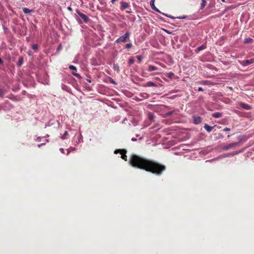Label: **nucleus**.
Here are the masks:
<instances>
[{
    "mask_svg": "<svg viewBox=\"0 0 254 254\" xmlns=\"http://www.w3.org/2000/svg\"><path fill=\"white\" fill-rule=\"evenodd\" d=\"M129 163L131 166L135 168L145 170L158 176H161L166 169V167L163 164L137 155L131 156Z\"/></svg>",
    "mask_w": 254,
    "mask_h": 254,
    "instance_id": "obj_1",
    "label": "nucleus"
},
{
    "mask_svg": "<svg viewBox=\"0 0 254 254\" xmlns=\"http://www.w3.org/2000/svg\"><path fill=\"white\" fill-rule=\"evenodd\" d=\"M130 34L129 32H127L124 35L120 37L116 40V43H124L128 39L129 37Z\"/></svg>",
    "mask_w": 254,
    "mask_h": 254,
    "instance_id": "obj_2",
    "label": "nucleus"
},
{
    "mask_svg": "<svg viewBox=\"0 0 254 254\" xmlns=\"http://www.w3.org/2000/svg\"><path fill=\"white\" fill-rule=\"evenodd\" d=\"M126 153H127V151L125 149H116L114 151V153L116 154L120 153V154L122 155V159L125 160V161H127V156L126 155Z\"/></svg>",
    "mask_w": 254,
    "mask_h": 254,
    "instance_id": "obj_3",
    "label": "nucleus"
},
{
    "mask_svg": "<svg viewBox=\"0 0 254 254\" xmlns=\"http://www.w3.org/2000/svg\"><path fill=\"white\" fill-rule=\"evenodd\" d=\"M76 13L77 14H78L79 16L83 19V21H84L85 23L88 22L89 18L86 16V14L80 12L78 10H76Z\"/></svg>",
    "mask_w": 254,
    "mask_h": 254,
    "instance_id": "obj_4",
    "label": "nucleus"
},
{
    "mask_svg": "<svg viewBox=\"0 0 254 254\" xmlns=\"http://www.w3.org/2000/svg\"><path fill=\"white\" fill-rule=\"evenodd\" d=\"M240 106L241 108L246 109V110H249L252 109V107L246 104V103H241L240 104Z\"/></svg>",
    "mask_w": 254,
    "mask_h": 254,
    "instance_id": "obj_5",
    "label": "nucleus"
},
{
    "mask_svg": "<svg viewBox=\"0 0 254 254\" xmlns=\"http://www.w3.org/2000/svg\"><path fill=\"white\" fill-rule=\"evenodd\" d=\"M144 86L146 87H156L157 84L152 81H149L145 84Z\"/></svg>",
    "mask_w": 254,
    "mask_h": 254,
    "instance_id": "obj_6",
    "label": "nucleus"
},
{
    "mask_svg": "<svg viewBox=\"0 0 254 254\" xmlns=\"http://www.w3.org/2000/svg\"><path fill=\"white\" fill-rule=\"evenodd\" d=\"M193 122L195 124H199L201 122V118L199 117H195L193 118Z\"/></svg>",
    "mask_w": 254,
    "mask_h": 254,
    "instance_id": "obj_7",
    "label": "nucleus"
},
{
    "mask_svg": "<svg viewBox=\"0 0 254 254\" xmlns=\"http://www.w3.org/2000/svg\"><path fill=\"white\" fill-rule=\"evenodd\" d=\"M237 145H238L237 142L229 144L228 145L224 147V150H229V149H231V148H232L233 146Z\"/></svg>",
    "mask_w": 254,
    "mask_h": 254,
    "instance_id": "obj_8",
    "label": "nucleus"
},
{
    "mask_svg": "<svg viewBox=\"0 0 254 254\" xmlns=\"http://www.w3.org/2000/svg\"><path fill=\"white\" fill-rule=\"evenodd\" d=\"M203 127H204L205 129L206 130V131L208 132H211L213 128V127L209 126V125L207 124H205L204 126H203Z\"/></svg>",
    "mask_w": 254,
    "mask_h": 254,
    "instance_id": "obj_9",
    "label": "nucleus"
},
{
    "mask_svg": "<svg viewBox=\"0 0 254 254\" xmlns=\"http://www.w3.org/2000/svg\"><path fill=\"white\" fill-rule=\"evenodd\" d=\"M129 7V4L127 2H121V9L123 10Z\"/></svg>",
    "mask_w": 254,
    "mask_h": 254,
    "instance_id": "obj_10",
    "label": "nucleus"
},
{
    "mask_svg": "<svg viewBox=\"0 0 254 254\" xmlns=\"http://www.w3.org/2000/svg\"><path fill=\"white\" fill-rule=\"evenodd\" d=\"M211 116L214 117V118H219L222 116V113L220 112H216L215 113L212 114Z\"/></svg>",
    "mask_w": 254,
    "mask_h": 254,
    "instance_id": "obj_11",
    "label": "nucleus"
},
{
    "mask_svg": "<svg viewBox=\"0 0 254 254\" xmlns=\"http://www.w3.org/2000/svg\"><path fill=\"white\" fill-rule=\"evenodd\" d=\"M150 6L151 8H152V9L154 10V11L158 12L159 10L156 7H155V4H154V0H151L150 3Z\"/></svg>",
    "mask_w": 254,
    "mask_h": 254,
    "instance_id": "obj_12",
    "label": "nucleus"
},
{
    "mask_svg": "<svg viewBox=\"0 0 254 254\" xmlns=\"http://www.w3.org/2000/svg\"><path fill=\"white\" fill-rule=\"evenodd\" d=\"M157 70V67L153 65H149L148 68V71L151 72L154 70Z\"/></svg>",
    "mask_w": 254,
    "mask_h": 254,
    "instance_id": "obj_13",
    "label": "nucleus"
},
{
    "mask_svg": "<svg viewBox=\"0 0 254 254\" xmlns=\"http://www.w3.org/2000/svg\"><path fill=\"white\" fill-rule=\"evenodd\" d=\"M253 63L252 60H246L243 61L244 65L247 66Z\"/></svg>",
    "mask_w": 254,
    "mask_h": 254,
    "instance_id": "obj_14",
    "label": "nucleus"
},
{
    "mask_svg": "<svg viewBox=\"0 0 254 254\" xmlns=\"http://www.w3.org/2000/svg\"><path fill=\"white\" fill-rule=\"evenodd\" d=\"M139 96H140L141 98L147 99L149 98V94L147 93H141L140 94H139Z\"/></svg>",
    "mask_w": 254,
    "mask_h": 254,
    "instance_id": "obj_15",
    "label": "nucleus"
},
{
    "mask_svg": "<svg viewBox=\"0 0 254 254\" xmlns=\"http://www.w3.org/2000/svg\"><path fill=\"white\" fill-rule=\"evenodd\" d=\"M23 60L22 57H20L19 58L18 63H17V65H18L19 67L21 66V65L23 64Z\"/></svg>",
    "mask_w": 254,
    "mask_h": 254,
    "instance_id": "obj_16",
    "label": "nucleus"
},
{
    "mask_svg": "<svg viewBox=\"0 0 254 254\" xmlns=\"http://www.w3.org/2000/svg\"><path fill=\"white\" fill-rule=\"evenodd\" d=\"M253 41V39L251 38H247L244 39V43L248 44L252 43Z\"/></svg>",
    "mask_w": 254,
    "mask_h": 254,
    "instance_id": "obj_17",
    "label": "nucleus"
},
{
    "mask_svg": "<svg viewBox=\"0 0 254 254\" xmlns=\"http://www.w3.org/2000/svg\"><path fill=\"white\" fill-rule=\"evenodd\" d=\"M23 12L25 14H28L31 12V10L27 8H23L22 9Z\"/></svg>",
    "mask_w": 254,
    "mask_h": 254,
    "instance_id": "obj_18",
    "label": "nucleus"
},
{
    "mask_svg": "<svg viewBox=\"0 0 254 254\" xmlns=\"http://www.w3.org/2000/svg\"><path fill=\"white\" fill-rule=\"evenodd\" d=\"M68 135V132L67 131H65L64 133L61 136L62 139H65L67 138Z\"/></svg>",
    "mask_w": 254,
    "mask_h": 254,
    "instance_id": "obj_19",
    "label": "nucleus"
},
{
    "mask_svg": "<svg viewBox=\"0 0 254 254\" xmlns=\"http://www.w3.org/2000/svg\"><path fill=\"white\" fill-rule=\"evenodd\" d=\"M205 5H206V0H201V9H203V8L205 6Z\"/></svg>",
    "mask_w": 254,
    "mask_h": 254,
    "instance_id": "obj_20",
    "label": "nucleus"
},
{
    "mask_svg": "<svg viewBox=\"0 0 254 254\" xmlns=\"http://www.w3.org/2000/svg\"><path fill=\"white\" fill-rule=\"evenodd\" d=\"M205 49V46L204 45H201V46L197 47V50H198V51H200Z\"/></svg>",
    "mask_w": 254,
    "mask_h": 254,
    "instance_id": "obj_21",
    "label": "nucleus"
},
{
    "mask_svg": "<svg viewBox=\"0 0 254 254\" xmlns=\"http://www.w3.org/2000/svg\"><path fill=\"white\" fill-rule=\"evenodd\" d=\"M174 113V111H172L170 112H168L166 113V116L169 117L172 115Z\"/></svg>",
    "mask_w": 254,
    "mask_h": 254,
    "instance_id": "obj_22",
    "label": "nucleus"
},
{
    "mask_svg": "<svg viewBox=\"0 0 254 254\" xmlns=\"http://www.w3.org/2000/svg\"><path fill=\"white\" fill-rule=\"evenodd\" d=\"M131 47H132V44L131 43H127V45H126V48H127V49H130Z\"/></svg>",
    "mask_w": 254,
    "mask_h": 254,
    "instance_id": "obj_23",
    "label": "nucleus"
},
{
    "mask_svg": "<svg viewBox=\"0 0 254 254\" xmlns=\"http://www.w3.org/2000/svg\"><path fill=\"white\" fill-rule=\"evenodd\" d=\"M4 95V91L2 89L0 88V97L2 98Z\"/></svg>",
    "mask_w": 254,
    "mask_h": 254,
    "instance_id": "obj_24",
    "label": "nucleus"
},
{
    "mask_svg": "<svg viewBox=\"0 0 254 254\" xmlns=\"http://www.w3.org/2000/svg\"><path fill=\"white\" fill-rule=\"evenodd\" d=\"M32 49L37 50L38 49V45L37 44H34L32 46Z\"/></svg>",
    "mask_w": 254,
    "mask_h": 254,
    "instance_id": "obj_25",
    "label": "nucleus"
},
{
    "mask_svg": "<svg viewBox=\"0 0 254 254\" xmlns=\"http://www.w3.org/2000/svg\"><path fill=\"white\" fill-rule=\"evenodd\" d=\"M136 58H137V60L139 61V62H141V60H142V56H141L140 55L136 56Z\"/></svg>",
    "mask_w": 254,
    "mask_h": 254,
    "instance_id": "obj_26",
    "label": "nucleus"
},
{
    "mask_svg": "<svg viewBox=\"0 0 254 254\" xmlns=\"http://www.w3.org/2000/svg\"><path fill=\"white\" fill-rule=\"evenodd\" d=\"M69 69L72 70H76V67L74 65H69Z\"/></svg>",
    "mask_w": 254,
    "mask_h": 254,
    "instance_id": "obj_27",
    "label": "nucleus"
},
{
    "mask_svg": "<svg viewBox=\"0 0 254 254\" xmlns=\"http://www.w3.org/2000/svg\"><path fill=\"white\" fill-rule=\"evenodd\" d=\"M128 63L129 64H132L134 63V60L132 59H130L129 60Z\"/></svg>",
    "mask_w": 254,
    "mask_h": 254,
    "instance_id": "obj_28",
    "label": "nucleus"
},
{
    "mask_svg": "<svg viewBox=\"0 0 254 254\" xmlns=\"http://www.w3.org/2000/svg\"><path fill=\"white\" fill-rule=\"evenodd\" d=\"M174 73L173 72H169V73H168V77H172L173 76H174Z\"/></svg>",
    "mask_w": 254,
    "mask_h": 254,
    "instance_id": "obj_29",
    "label": "nucleus"
},
{
    "mask_svg": "<svg viewBox=\"0 0 254 254\" xmlns=\"http://www.w3.org/2000/svg\"><path fill=\"white\" fill-rule=\"evenodd\" d=\"M72 74L77 77H80V75L78 73L72 72Z\"/></svg>",
    "mask_w": 254,
    "mask_h": 254,
    "instance_id": "obj_30",
    "label": "nucleus"
},
{
    "mask_svg": "<svg viewBox=\"0 0 254 254\" xmlns=\"http://www.w3.org/2000/svg\"><path fill=\"white\" fill-rule=\"evenodd\" d=\"M149 119H150L151 120H152L153 119V115L151 114H150V115H149Z\"/></svg>",
    "mask_w": 254,
    "mask_h": 254,
    "instance_id": "obj_31",
    "label": "nucleus"
},
{
    "mask_svg": "<svg viewBox=\"0 0 254 254\" xmlns=\"http://www.w3.org/2000/svg\"><path fill=\"white\" fill-rule=\"evenodd\" d=\"M224 131H230V129L228 127H225L224 129Z\"/></svg>",
    "mask_w": 254,
    "mask_h": 254,
    "instance_id": "obj_32",
    "label": "nucleus"
},
{
    "mask_svg": "<svg viewBox=\"0 0 254 254\" xmlns=\"http://www.w3.org/2000/svg\"><path fill=\"white\" fill-rule=\"evenodd\" d=\"M197 91H203V88L202 87H199L198 89H197Z\"/></svg>",
    "mask_w": 254,
    "mask_h": 254,
    "instance_id": "obj_33",
    "label": "nucleus"
},
{
    "mask_svg": "<svg viewBox=\"0 0 254 254\" xmlns=\"http://www.w3.org/2000/svg\"><path fill=\"white\" fill-rule=\"evenodd\" d=\"M60 151H61L62 153L64 154V149L63 148H60Z\"/></svg>",
    "mask_w": 254,
    "mask_h": 254,
    "instance_id": "obj_34",
    "label": "nucleus"
},
{
    "mask_svg": "<svg viewBox=\"0 0 254 254\" xmlns=\"http://www.w3.org/2000/svg\"><path fill=\"white\" fill-rule=\"evenodd\" d=\"M3 64V61L0 58V64Z\"/></svg>",
    "mask_w": 254,
    "mask_h": 254,
    "instance_id": "obj_35",
    "label": "nucleus"
},
{
    "mask_svg": "<svg viewBox=\"0 0 254 254\" xmlns=\"http://www.w3.org/2000/svg\"><path fill=\"white\" fill-rule=\"evenodd\" d=\"M166 16H167V17H170V18H172V19H174V17H173V16H168V15H166Z\"/></svg>",
    "mask_w": 254,
    "mask_h": 254,
    "instance_id": "obj_36",
    "label": "nucleus"
},
{
    "mask_svg": "<svg viewBox=\"0 0 254 254\" xmlns=\"http://www.w3.org/2000/svg\"><path fill=\"white\" fill-rule=\"evenodd\" d=\"M116 1V0H111V2L112 3H114L115 1Z\"/></svg>",
    "mask_w": 254,
    "mask_h": 254,
    "instance_id": "obj_37",
    "label": "nucleus"
},
{
    "mask_svg": "<svg viewBox=\"0 0 254 254\" xmlns=\"http://www.w3.org/2000/svg\"><path fill=\"white\" fill-rule=\"evenodd\" d=\"M165 31L167 33H168V34L170 33V32H169L168 30H165Z\"/></svg>",
    "mask_w": 254,
    "mask_h": 254,
    "instance_id": "obj_38",
    "label": "nucleus"
},
{
    "mask_svg": "<svg viewBox=\"0 0 254 254\" xmlns=\"http://www.w3.org/2000/svg\"><path fill=\"white\" fill-rule=\"evenodd\" d=\"M207 81H203V84H207Z\"/></svg>",
    "mask_w": 254,
    "mask_h": 254,
    "instance_id": "obj_39",
    "label": "nucleus"
},
{
    "mask_svg": "<svg viewBox=\"0 0 254 254\" xmlns=\"http://www.w3.org/2000/svg\"><path fill=\"white\" fill-rule=\"evenodd\" d=\"M87 82H89V83H90L91 82V80L90 79H87Z\"/></svg>",
    "mask_w": 254,
    "mask_h": 254,
    "instance_id": "obj_40",
    "label": "nucleus"
},
{
    "mask_svg": "<svg viewBox=\"0 0 254 254\" xmlns=\"http://www.w3.org/2000/svg\"><path fill=\"white\" fill-rule=\"evenodd\" d=\"M67 9H68L69 11H71V8L70 7H68V8H67Z\"/></svg>",
    "mask_w": 254,
    "mask_h": 254,
    "instance_id": "obj_41",
    "label": "nucleus"
},
{
    "mask_svg": "<svg viewBox=\"0 0 254 254\" xmlns=\"http://www.w3.org/2000/svg\"><path fill=\"white\" fill-rule=\"evenodd\" d=\"M185 17H178V19H183Z\"/></svg>",
    "mask_w": 254,
    "mask_h": 254,
    "instance_id": "obj_42",
    "label": "nucleus"
},
{
    "mask_svg": "<svg viewBox=\"0 0 254 254\" xmlns=\"http://www.w3.org/2000/svg\"><path fill=\"white\" fill-rule=\"evenodd\" d=\"M131 140H132V141H135L136 140V139L135 138H132Z\"/></svg>",
    "mask_w": 254,
    "mask_h": 254,
    "instance_id": "obj_43",
    "label": "nucleus"
},
{
    "mask_svg": "<svg viewBox=\"0 0 254 254\" xmlns=\"http://www.w3.org/2000/svg\"><path fill=\"white\" fill-rule=\"evenodd\" d=\"M69 150H67V154H69Z\"/></svg>",
    "mask_w": 254,
    "mask_h": 254,
    "instance_id": "obj_44",
    "label": "nucleus"
},
{
    "mask_svg": "<svg viewBox=\"0 0 254 254\" xmlns=\"http://www.w3.org/2000/svg\"><path fill=\"white\" fill-rule=\"evenodd\" d=\"M114 69H119V67H117V68H116V67H114Z\"/></svg>",
    "mask_w": 254,
    "mask_h": 254,
    "instance_id": "obj_45",
    "label": "nucleus"
},
{
    "mask_svg": "<svg viewBox=\"0 0 254 254\" xmlns=\"http://www.w3.org/2000/svg\"><path fill=\"white\" fill-rule=\"evenodd\" d=\"M114 69H119V67H117V68H116V67H114Z\"/></svg>",
    "mask_w": 254,
    "mask_h": 254,
    "instance_id": "obj_46",
    "label": "nucleus"
},
{
    "mask_svg": "<svg viewBox=\"0 0 254 254\" xmlns=\"http://www.w3.org/2000/svg\"><path fill=\"white\" fill-rule=\"evenodd\" d=\"M221 0L223 2H225V0Z\"/></svg>",
    "mask_w": 254,
    "mask_h": 254,
    "instance_id": "obj_47",
    "label": "nucleus"
},
{
    "mask_svg": "<svg viewBox=\"0 0 254 254\" xmlns=\"http://www.w3.org/2000/svg\"><path fill=\"white\" fill-rule=\"evenodd\" d=\"M42 144H40L39 145H38V147H40L41 145H42Z\"/></svg>",
    "mask_w": 254,
    "mask_h": 254,
    "instance_id": "obj_48",
    "label": "nucleus"
}]
</instances>
